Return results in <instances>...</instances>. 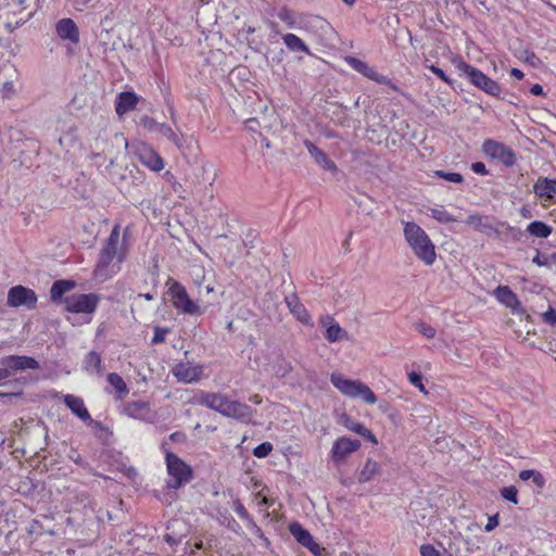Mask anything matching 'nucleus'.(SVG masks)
<instances>
[{
    "instance_id": "obj_10",
    "label": "nucleus",
    "mask_w": 556,
    "mask_h": 556,
    "mask_svg": "<svg viewBox=\"0 0 556 556\" xmlns=\"http://www.w3.org/2000/svg\"><path fill=\"white\" fill-rule=\"evenodd\" d=\"M0 365L4 366L5 369H10V377L15 371L39 368V363L34 357L26 355H9L2 357Z\"/></svg>"
},
{
    "instance_id": "obj_7",
    "label": "nucleus",
    "mask_w": 556,
    "mask_h": 556,
    "mask_svg": "<svg viewBox=\"0 0 556 556\" xmlns=\"http://www.w3.org/2000/svg\"><path fill=\"white\" fill-rule=\"evenodd\" d=\"M100 298L96 293L72 294L64 299L65 308L72 313L91 314L96 311Z\"/></svg>"
},
{
    "instance_id": "obj_29",
    "label": "nucleus",
    "mask_w": 556,
    "mask_h": 556,
    "mask_svg": "<svg viewBox=\"0 0 556 556\" xmlns=\"http://www.w3.org/2000/svg\"><path fill=\"white\" fill-rule=\"evenodd\" d=\"M527 231L532 237L545 239L552 233L553 229L543 222L534 220L528 225Z\"/></svg>"
},
{
    "instance_id": "obj_46",
    "label": "nucleus",
    "mask_w": 556,
    "mask_h": 556,
    "mask_svg": "<svg viewBox=\"0 0 556 556\" xmlns=\"http://www.w3.org/2000/svg\"><path fill=\"white\" fill-rule=\"evenodd\" d=\"M278 17L280 21L287 23L289 26H292L294 24V18H293L292 12L287 8H282L279 11Z\"/></svg>"
},
{
    "instance_id": "obj_21",
    "label": "nucleus",
    "mask_w": 556,
    "mask_h": 556,
    "mask_svg": "<svg viewBox=\"0 0 556 556\" xmlns=\"http://www.w3.org/2000/svg\"><path fill=\"white\" fill-rule=\"evenodd\" d=\"M227 401L228 397L220 393H203L199 399L201 405L218 412L222 415L224 414Z\"/></svg>"
},
{
    "instance_id": "obj_9",
    "label": "nucleus",
    "mask_w": 556,
    "mask_h": 556,
    "mask_svg": "<svg viewBox=\"0 0 556 556\" xmlns=\"http://www.w3.org/2000/svg\"><path fill=\"white\" fill-rule=\"evenodd\" d=\"M8 304L12 307L25 306L27 308H35L37 295L31 289L15 286L9 290Z\"/></svg>"
},
{
    "instance_id": "obj_27",
    "label": "nucleus",
    "mask_w": 556,
    "mask_h": 556,
    "mask_svg": "<svg viewBox=\"0 0 556 556\" xmlns=\"http://www.w3.org/2000/svg\"><path fill=\"white\" fill-rule=\"evenodd\" d=\"M75 287L72 280H56L50 289V298L53 302L60 301L62 296Z\"/></svg>"
},
{
    "instance_id": "obj_63",
    "label": "nucleus",
    "mask_w": 556,
    "mask_h": 556,
    "mask_svg": "<svg viewBox=\"0 0 556 556\" xmlns=\"http://www.w3.org/2000/svg\"><path fill=\"white\" fill-rule=\"evenodd\" d=\"M10 377V369H5L4 366L0 368V383Z\"/></svg>"
},
{
    "instance_id": "obj_34",
    "label": "nucleus",
    "mask_w": 556,
    "mask_h": 556,
    "mask_svg": "<svg viewBox=\"0 0 556 556\" xmlns=\"http://www.w3.org/2000/svg\"><path fill=\"white\" fill-rule=\"evenodd\" d=\"M108 382L116 390V392L118 393H127L128 390H127V386L125 383V381L123 380V378L116 374V372H111L109 374L108 376Z\"/></svg>"
},
{
    "instance_id": "obj_47",
    "label": "nucleus",
    "mask_w": 556,
    "mask_h": 556,
    "mask_svg": "<svg viewBox=\"0 0 556 556\" xmlns=\"http://www.w3.org/2000/svg\"><path fill=\"white\" fill-rule=\"evenodd\" d=\"M140 125L146 129L155 132V125H161V123H157L152 117L146 115L140 118Z\"/></svg>"
},
{
    "instance_id": "obj_31",
    "label": "nucleus",
    "mask_w": 556,
    "mask_h": 556,
    "mask_svg": "<svg viewBox=\"0 0 556 556\" xmlns=\"http://www.w3.org/2000/svg\"><path fill=\"white\" fill-rule=\"evenodd\" d=\"M155 132L167 138L178 149L182 147V139L167 124L161 123V125H155Z\"/></svg>"
},
{
    "instance_id": "obj_59",
    "label": "nucleus",
    "mask_w": 556,
    "mask_h": 556,
    "mask_svg": "<svg viewBox=\"0 0 556 556\" xmlns=\"http://www.w3.org/2000/svg\"><path fill=\"white\" fill-rule=\"evenodd\" d=\"M535 470L533 469H526V470H521L519 472V478L522 480V481H527L529 479L532 478L533 473H534Z\"/></svg>"
},
{
    "instance_id": "obj_17",
    "label": "nucleus",
    "mask_w": 556,
    "mask_h": 556,
    "mask_svg": "<svg viewBox=\"0 0 556 556\" xmlns=\"http://www.w3.org/2000/svg\"><path fill=\"white\" fill-rule=\"evenodd\" d=\"M493 294L500 303L510 308L513 313H523L520 301L508 286H498Z\"/></svg>"
},
{
    "instance_id": "obj_12",
    "label": "nucleus",
    "mask_w": 556,
    "mask_h": 556,
    "mask_svg": "<svg viewBox=\"0 0 556 556\" xmlns=\"http://www.w3.org/2000/svg\"><path fill=\"white\" fill-rule=\"evenodd\" d=\"M254 410L239 401L228 399L223 416L235 418L241 422L249 424L252 420Z\"/></svg>"
},
{
    "instance_id": "obj_39",
    "label": "nucleus",
    "mask_w": 556,
    "mask_h": 556,
    "mask_svg": "<svg viewBox=\"0 0 556 556\" xmlns=\"http://www.w3.org/2000/svg\"><path fill=\"white\" fill-rule=\"evenodd\" d=\"M408 380L414 387L418 388L420 392L428 394V391L422 383V377L419 372L410 371L408 374Z\"/></svg>"
},
{
    "instance_id": "obj_20",
    "label": "nucleus",
    "mask_w": 556,
    "mask_h": 556,
    "mask_svg": "<svg viewBox=\"0 0 556 556\" xmlns=\"http://www.w3.org/2000/svg\"><path fill=\"white\" fill-rule=\"evenodd\" d=\"M304 146L307 149L309 155L314 159V161L320 165L324 169L329 170L331 173H337L338 167L333 161H331L328 155L318 149L313 142L309 140L304 141Z\"/></svg>"
},
{
    "instance_id": "obj_6",
    "label": "nucleus",
    "mask_w": 556,
    "mask_h": 556,
    "mask_svg": "<svg viewBox=\"0 0 556 556\" xmlns=\"http://www.w3.org/2000/svg\"><path fill=\"white\" fill-rule=\"evenodd\" d=\"M167 285L169 286L168 293L176 309L189 315H201L203 313L201 307L189 298L186 288L180 282L169 278Z\"/></svg>"
},
{
    "instance_id": "obj_51",
    "label": "nucleus",
    "mask_w": 556,
    "mask_h": 556,
    "mask_svg": "<svg viewBox=\"0 0 556 556\" xmlns=\"http://www.w3.org/2000/svg\"><path fill=\"white\" fill-rule=\"evenodd\" d=\"M429 70L434 74L437 75L440 79H442L443 81H445L446 84L451 85L452 81L451 79L445 75V73L443 72V70H441L440 67L435 66V65H430L429 66Z\"/></svg>"
},
{
    "instance_id": "obj_52",
    "label": "nucleus",
    "mask_w": 556,
    "mask_h": 556,
    "mask_svg": "<svg viewBox=\"0 0 556 556\" xmlns=\"http://www.w3.org/2000/svg\"><path fill=\"white\" fill-rule=\"evenodd\" d=\"M15 93L14 85L12 81H5L2 86L3 98H11Z\"/></svg>"
},
{
    "instance_id": "obj_54",
    "label": "nucleus",
    "mask_w": 556,
    "mask_h": 556,
    "mask_svg": "<svg viewBox=\"0 0 556 556\" xmlns=\"http://www.w3.org/2000/svg\"><path fill=\"white\" fill-rule=\"evenodd\" d=\"M471 169H472L473 173L482 175V176L489 174L484 163H482V162H475V163H472L471 164Z\"/></svg>"
},
{
    "instance_id": "obj_43",
    "label": "nucleus",
    "mask_w": 556,
    "mask_h": 556,
    "mask_svg": "<svg viewBox=\"0 0 556 556\" xmlns=\"http://www.w3.org/2000/svg\"><path fill=\"white\" fill-rule=\"evenodd\" d=\"M362 75L379 84H383L387 81V78L384 76L378 74L372 67L368 65L366 66L365 72Z\"/></svg>"
},
{
    "instance_id": "obj_13",
    "label": "nucleus",
    "mask_w": 556,
    "mask_h": 556,
    "mask_svg": "<svg viewBox=\"0 0 556 556\" xmlns=\"http://www.w3.org/2000/svg\"><path fill=\"white\" fill-rule=\"evenodd\" d=\"M361 442L358 440H351L348 438L338 439L332 446V459L334 463L344 460L350 454L358 450Z\"/></svg>"
},
{
    "instance_id": "obj_33",
    "label": "nucleus",
    "mask_w": 556,
    "mask_h": 556,
    "mask_svg": "<svg viewBox=\"0 0 556 556\" xmlns=\"http://www.w3.org/2000/svg\"><path fill=\"white\" fill-rule=\"evenodd\" d=\"M430 216L439 223L447 224L456 222V218L442 207H433L429 210Z\"/></svg>"
},
{
    "instance_id": "obj_62",
    "label": "nucleus",
    "mask_w": 556,
    "mask_h": 556,
    "mask_svg": "<svg viewBox=\"0 0 556 556\" xmlns=\"http://www.w3.org/2000/svg\"><path fill=\"white\" fill-rule=\"evenodd\" d=\"M236 513L241 517V518H248L249 517V514H248V510L244 508V506L242 504H238L237 507H236Z\"/></svg>"
},
{
    "instance_id": "obj_24",
    "label": "nucleus",
    "mask_w": 556,
    "mask_h": 556,
    "mask_svg": "<svg viewBox=\"0 0 556 556\" xmlns=\"http://www.w3.org/2000/svg\"><path fill=\"white\" fill-rule=\"evenodd\" d=\"M64 403L71 409V412L81 420L87 421L90 419V414L86 408L83 399L73 394H66L64 396Z\"/></svg>"
},
{
    "instance_id": "obj_53",
    "label": "nucleus",
    "mask_w": 556,
    "mask_h": 556,
    "mask_svg": "<svg viewBox=\"0 0 556 556\" xmlns=\"http://www.w3.org/2000/svg\"><path fill=\"white\" fill-rule=\"evenodd\" d=\"M532 482L540 489H543L545 486L546 480L544 476L540 471H534L532 476Z\"/></svg>"
},
{
    "instance_id": "obj_25",
    "label": "nucleus",
    "mask_w": 556,
    "mask_h": 556,
    "mask_svg": "<svg viewBox=\"0 0 556 556\" xmlns=\"http://www.w3.org/2000/svg\"><path fill=\"white\" fill-rule=\"evenodd\" d=\"M534 192L539 198H556V179L539 178L534 185Z\"/></svg>"
},
{
    "instance_id": "obj_45",
    "label": "nucleus",
    "mask_w": 556,
    "mask_h": 556,
    "mask_svg": "<svg viewBox=\"0 0 556 556\" xmlns=\"http://www.w3.org/2000/svg\"><path fill=\"white\" fill-rule=\"evenodd\" d=\"M357 204L367 215H371L374 213V201L370 197L366 195L363 200L358 201Z\"/></svg>"
},
{
    "instance_id": "obj_22",
    "label": "nucleus",
    "mask_w": 556,
    "mask_h": 556,
    "mask_svg": "<svg viewBox=\"0 0 556 556\" xmlns=\"http://www.w3.org/2000/svg\"><path fill=\"white\" fill-rule=\"evenodd\" d=\"M139 99L136 93L130 91H123L118 94L115 111L116 114L123 116L129 111L134 110L138 103Z\"/></svg>"
},
{
    "instance_id": "obj_18",
    "label": "nucleus",
    "mask_w": 556,
    "mask_h": 556,
    "mask_svg": "<svg viewBox=\"0 0 556 556\" xmlns=\"http://www.w3.org/2000/svg\"><path fill=\"white\" fill-rule=\"evenodd\" d=\"M285 302L291 314L302 324L312 326V318L295 293L286 296Z\"/></svg>"
},
{
    "instance_id": "obj_36",
    "label": "nucleus",
    "mask_w": 556,
    "mask_h": 556,
    "mask_svg": "<svg viewBox=\"0 0 556 556\" xmlns=\"http://www.w3.org/2000/svg\"><path fill=\"white\" fill-rule=\"evenodd\" d=\"M273 451V444L269 442H263L253 450V455L257 458L268 456Z\"/></svg>"
},
{
    "instance_id": "obj_8",
    "label": "nucleus",
    "mask_w": 556,
    "mask_h": 556,
    "mask_svg": "<svg viewBox=\"0 0 556 556\" xmlns=\"http://www.w3.org/2000/svg\"><path fill=\"white\" fill-rule=\"evenodd\" d=\"M482 151L486 156L503 163L506 167H511L517 160L515 152L509 147L493 139L484 140Z\"/></svg>"
},
{
    "instance_id": "obj_35",
    "label": "nucleus",
    "mask_w": 556,
    "mask_h": 556,
    "mask_svg": "<svg viewBox=\"0 0 556 556\" xmlns=\"http://www.w3.org/2000/svg\"><path fill=\"white\" fill-rule=\"evenodd\" d=\"M342 424L345 428H348L349 430L359 434L362 432V430H365V426L354 419H352L351 417L344 415L342 417Z\"/></svg>"
},
{
    "instance_id": "obj_2",
    "label": "nucleus",
    "mask_w": 556,
    "mask_h": 556,
    "mask_svg": "<svg viewBox=\"0 0 556 556\" xmlns=\"http://www.w3.org/2000/svg\"><path fill=\"white\" fill-rule=\"evenodd\" d=\"M404 237L415 255L427 265L435 261V250L429 236L416 223L407 222L404 225Z\"/></svg>"
},
{
    "instance_id": "obj_3",
    "label": "nucleus",
    "mask_w": 556,
    "mask_h": 556,
    "mask_svg": "<svg viewBox=\"0 0 556 556\" xmlns=\"http://www.w3.org/2000/svg\"><path fill=\"white\" fill-rule=\"evenodd\" d=\"M330 381L345 396L359 397L369 405L377 402V396L371 389L359 380L345 379L340 374H332Z\"/></svg>"
},
{
    "instance_id": "obj_23",
    "label": "nucleus",
    "mask_w": 556,
    "mask_h": 556,
    "mask_svg": "<svg viewBox=\"0 0 556 556\" xmlns=\"http://www.w3.org/2000/svg\"><path fill=\"white\" fill-rule=\"evenodd\" d=\"M466 224L473 227L478 231L484 232L488 236L497 233V230L492 225L488 216L479 214L469 215L466 219Z\"/></svg>"
},
{
    "instance_id": "obj_61",
    "label": "nucleus",
    "mask_w": 556,
    "mask_h": 556,
    "mask_svg": "<svg viewBox=\"0 0 556 556\" xmlns=\"http://www.w3.org/2000/svg\"><path fill=\"white\" fill-rule=\"evenodd\" d=\"M530 92L533 94V96H543L544 94V91H543V87L540 85V84H535L531 87L530 89Z\"/></svg>"
},
{
    "instance_id": "obj_50",
    "label": "nucleus",
    "mask_w": 556,
    "mask_h": 556,
    "mask_svg": "<svg viewBox=\"0 0 556 556\" xmlns=\"http://www.w3.org/2000/svg\"><path fill=\"white\" fill-rule=\"evenodd\" d=\"M421 556H441L440 552L430 544L420 546Z\"/></svg>"
},
{
    "instance_id": "obj_40",
    "label": "nucleus",
    "mask_w": 556,
    "mask_h": 556,
    "mask_svg": "<svg viewBox=\"0 0 556 556\" xmlns=\"http://www.w3.org/2000/svg\"><path fill=\"white\" fill-rule=\"evenodd\" d=\"M415 328L418 332H420L422 336H425L428 339H432L435 336V329L432 326H430L424 321L417 323L415 325Z\"/></svg>"
},
{
    "instance_id": "obj_5",
    "label": "nucleus",
    "mask_w": 556,
    "mask_h": 556,
    "mask_svg": "<svg viewBox=\"0 0 556 556\" xmlns=\"http://www.w3.org/2000/svg\"><path fill=\"white\" fill-rule=\"evenodd\" d=\"M456 67L458 68L459 72H462L469 79V81L475 87L481 89L482 91H484L485 93H488L492 97H495V98L501 97V92H502L501 86L495 80H493L492 78L486 76L484 73H482L480 70L464 62L463 60H459L456 63Z\"/></svg>"
},
{
    "instance_id": "obj_55",
    "label": "nucleus",
    "mask_w": 556,
    "mask_h": 556,
    "mask_svg": "<svg viewBox=\"0 0 556 556\" xmlns=\"http://www.w3.org/2000/svg\"><path fill=\"white\" fill-rule=\"evenodd\" d=\"M497 526H498V515L495 514V515L489 517L488 522L484 527V530L486 532H490V531L494 530Z\"/></svg>"
},
{
    "instance_id": "obj_28",
    "label": "nucleus",
    "mask_w": 556,
    "mask_h": 556,
    "mask_svg": "<svg viewBox=\"0 0 556 556\" xmlns=\"http://www.w3.org/2000/svg\"><path fill=\"white\" fill-rule=\"evenodd\" d=\"M282 40L286 47L291 51H302L308 55L312 54L306 43L294 34L289 33L283 35Z\"/></svg>"
},
{
    "instance_id": "obj_14",
    "label": "nucleus",
    "mask_w": 556,
    "mask_h": 556,
    "mask_svg": "<svg viewBox=\"0 0 556 556\" xmlns=\"http://www.w3.org/2000/svg\"><path fill=\"white\" fill-rule=\"evenodd\" d=\"M173 375L181 382L192 383L200 380L203 375V367L200 365L191 366L189 364L179 363L174 366Z\"/></svg>"
},
{
    "instance_id": "obj_11",
    "label": "nucleus",
    "mask_w": 556,
    "mask_h": 556,
    "mask_svg": "<svg viewBox=\"0 0 556 556\" xmlns=\"http://www.w3.org/2000/svg\"><path fill=\"white\" fill-rule=\"evenodd\" d=\"M55 33L62 40L77 45L80 40V33L77 24L70 17L61 18L55 24Z\"/></svg>"
},
{
    "instance_id": "obj_15",
    "label": "nucleus",
    "mask_w": 556,
    "mask_h": 556,
    "mask_svg": "<svg viewBox=\"0 0 556 556\" xmlns=\"http://www.w3.org/2000/svg\"><path fill=\"white\" fill-rule=\"evenodd\" d=\"M137 156L139 161L149 167L151 170L160 172L164 168V161L157 152L146 144H141L137 149Z\"/></svg>"
},
{
    "instance_id": "obj_19",
    "label": "nucleus",
    "mask_w": 556,
    "mask_h": 556,
    "mask_svg": "<svg viewBox=\"0 0 556 556\" xmlns=\"http://www.w3.org/2000/svg\"><path fill=\"white\" fill-rule=\"evenodd\" d=\"M321 325L326 327L325 337L333 343L341 340H348L349 333L346 330L340 327V325L333 319V317L327 315L320 320Z\"/></svg>"
},
{
    "instance_id": "obj_16",
    "label": "nucleus",
    "mask_w": 556,
    "mask_h": 556,
    "mask_svg": "<svg viewBox=\"0 0 556 556\" xmlns=\"http://www.w3.org/2000/svg\"><path fill=\"white\" fill-rule=\"evenodd\" d=\"M289 531L301 545L308 548L315 555L319 554V545L313 540L311 533L304 529L301 523L296 521L290 523Z\"/></svg>"
},
{
    "instance_id": "obj_37",
    "label": "nucleus",
    "mask_w": 556,
    "mask_h": 556,
    "mask_svg": "<svg viewBox=\"0 0 556 556\" xmlns=\"http://www.w3.org/2000/svg\"><path fill=\"white\" fill-rule=\"evenodd\" d=\"M501 495L514 504L518 503V490L514 485L503 488Z\"/></svg>"
},
{
    "instance_id": "obj_32",
    "label": "nucleus",
    "mask_w": 556,
    "mask_h": 556,
    "mask_svg": "<svg viewBox=\"0 0 556 556\" xmlns=\"http://www.w3.org/2000/svg\"><path fill=\"white\" fill-rule=\"evenodd\" d=\"M102 359L99 353L91 351L86 355L84 361V367L87 371L101 372Z\"/></svg>"
},
{
    "instance_id": "obj_42",
    "label": "nucleus",
    "mask_w": 556,
    "mask_h": 556,
    "mask_svg": "<svg viewBox=\"0 0 556 556\" xmlns=\"http://www.w3.org/2000/svg\"><path fill=\"white\" fill-rule=\"evenodd\" d=\"M435 175L440 178H443L451 182L459 184L464 180L463 176L459 173H446L443 170L435 172Z\"/></svg>"
},
{
    "instance_id": "obj_38",
    "label": "nucleus",
    "mask_w": 556,
    "mask_h": 556,
    "mask_svg": "<svg viewBox=\"0 0 556 556\" xmlns=\"http://www.w3.org/2000/svg\"><path fill=\"white\" fill-rule=\"evenodd\" d=\"M87 422L89 426L92 427V429L94 430L96 434L99 438H102L103 434H105V435L111 434L109 429L101 421L94 420L90 417V419H88Z\"/></svg>"
},
{
    "instance_id": "obj_64",
    "label": "nucleus",
    "mask_w": 556,
    "mask_h": 556,
    "mask_svg": "<svg viewBox=\"0 0 556 556\" xmlns=\"http://www.w3.org/2000/svg\"><path fill=\"white\" fill-rule=\"evenodd\" d=\"M510 75L513 77L517 78V79H521L525 76L523 73L520 70H518V68H511L510 70Z\"/></svg>"
},
{
    "instance_id": "obj_44",
    "label": "nucleus",
    "mask_w": 556,
    "mask_h": 556,
    "mask_svg": "<svg viewBox=\"0 0 556 556\" xmlns=\"http://www.w3.org/2000/svg\"><path fill=\"white\" fill-rule=\"evenodd\" d=\"M168 333V329L167 328H162V327H154V333H153V338H152V341L151 343L152 344H160V343H163L165 341V336Z\"/></svg>"
},
{
    "instance_id": "obj_48",
    "label": "nucleus",
    "mask_w": 556,
    "mask_h": 556,
    "mask_svg": "<svg viewBox=\"0 0 556 556\" xmlns=\"http://www.w3.org/2000/svg\"><path fill=\"white\" fill-rule=\"evenodd\" d=\"M542 319L547 325H556V311L553 307H549L545 313L542 314Z\"/></svg>"
},
{
    "instance_id": "obj_60",
    "label": "nucleus",
    "mask_w": 556,
    "mask_h": 556,
    "mask_svg": "<svg viewBox=\"0 0 556 556\" xmlns=\"http://www.w3.org/2000/svg\"><path fill=\"white\" fill-rule=\"evenodd\" d=\"M186 435L182 432L176 431L169 435V440L173 442H184Z\"/></svg>"
},
{
    "instance_id": "obj_49",
    "label": "nucleus",
    "mask_w": 556,
    "mask_h": 556,
    "mask_svg": "<svg viewBox=\"0 0 556 556\" xmlns=\"http://www.w3.org/2000/svg\"><path fill=\"white\" fill-rule=\"evenodd\" d=\"M244 124L245 128L251 132H257L262 128V122L258 118H249Z\"/></svg>"
},
{
    "instance_id": "obj_41",
    "label": "nucleus",
    "mask_w": 556,
    "mask_h": 556,
    "mask_svg": "<svg viewBox=\"0 0 556 556\" xmlns=\"http://www.w3.org/2000/svg\"><path fill=\"white\" fill-rule=\"evenodd\" d=\"M345 62L356 72L363 74L365 72L367 63L354 56H346Z\"/></svg>"
},
{
    "instance_id": "obj_58",
    "label": "nucleus",
    "mask_w": 556,
    "mask_h": 556,
    "mask_svg": "<svg viewBox=\"0 0 556 556\" xmlns=\"http://www.w3.org/2000/svg\"><path fill=\"white\" fill-rule=\"evenodd\" d=\"M22 393H5V392H0V400L3 402V403H9L13 397H17V396H21Z\"/></svg>"
},
{
    "instance_id": "obj_26",
    "label": "nucleus",
    "mask_w": 556,
    "mask_h": 556,
    "mask_svg": "<svg viewBox=\"0 0 556 556\" xmlns=\"http://www.w3.org/2000/svg\"><path fill=\"white\" fill-rule=\"evenodd\" d=\"M125 414L131 418L146 419L149 413V404L144 401H134L126 404Z\"/></svg>"
},
{
    "instance_id": "obj_1",
    "label": "nucleus",
    "mask_w": 556,
    "mask_h": 556,
    "mask_svg": "<svg viewBox=\"0 0 556 556\" xmlns=\"http://www.w3.org/2000/svg\"><path fill=\"white\" fill-rule=\"evenodd\" d=\"M129 237V228L124 230L121 238V226L115 225L101 249L99 260L94 269L98 277L106 279L121 269V264L126 260L128 248L126 244Z\"/></svg>"
},
{
    "instance_id": "obj_56",
    "label": "nucleus",
    "mask_w": 556,
    "mask_h": 556,
    "mask_svg": "<svg viewBox=\"0 0 556 556\" xmlns=\"http://www.w3.org/2000/svg\"><path fill=\"white\" fill-rule=\"evenodd\" d=\"M532 262L538 266H547L551 263L549 257L547 258L546 256L542 255L539 251L536 252Z\"/></svg>"
},
{
    "instance_id": "obj_30",
    "label": "nucleus",
    "mask_w": 556,
    "mask_h": 556,
    "mask_svg": "<svg viewBox=\"0 0 556 556\" xmlns=\"http://www.w3.org/2000/svg\"><path fill=\"white\" fill-rule=\"evenodd\" d=\"M380 472V466L376 460L367 459L365 466L359 472L358 481L361 483L370 481L375 476Z\"/></svg>"
},
{
    "instance_id": "obj_57",
    "label": "nucleus",
    "mask_w": 556,
    "mask_h": 556,
    "mask_svg": "<svg viewBox=\"0 0 556 556\" xmlns=\"http://www.w3.org/2000/svg\"><path fill=\"white\" fill-rule=\"evenodd\" d=\"M359 435L364 437L365 439H367L368 441H370L375 444L377 443V439H376L375 434L366 427H365V430H362Z\"/></svg>"
},
{
    "instance_id": "obj_4",
    "label": "nucleus",
    "mask_w": 556,
    "mask_h": 556,
    "mask_svg": "<svg viewBox=\"0 0 556 556\" xmlns=\"http://www.w3.org/2000/svg\"><path fill=\"white\" fill-rule=\"evenodd\" d=\"M166 467L169 480L166 482L167 489L177 490L192 479V469L180 457L172 452L165 454Z\"/></svg>"
}]
</instances>
